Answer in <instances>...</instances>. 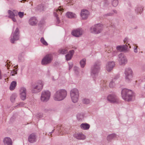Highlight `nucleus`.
Returning a JSON list of instances; mask_svg holds the SVG:
<instances>
[{"label":"nucleus","mask_w":145,"mask_h":145,"mask_svg":"<svg viewBox=\"0 0 145 145\" xmlns=\"http://www.w3.org/2000/svg\"><path fill=\"white\" fill-rule=\"evenodd\" d=\"M127 38H125L124 40V42H125L126 41H127Z\"/></svg>","instance_id":"a19ab883"},{"label":"nucleus","mask_w":145,"mask_h":145,"mask_svg":"<svg viewBox=\"0 0 145 145\" xmlns=\"http://www.w3.org/2000/svg\"><path fill=\"white\" fill-rule=\"evenodd\" d=\"M74 53V50H72L70 51L69 53L65 56L66 60H69L71 59L72 56Z\"/></svg>","instance_id":"b1692460"},{"label":"nucleus","mask_w":145,"mask_h":145,"mask_svg":"<svg viewBox=\"0 0 145 145\" xmlns=\"http://www.w3.org/2000/svg\"><path fill=\"white\" fill-rule=\"evenodd\" d=\"M43 83L42 82L41 80H39L38 83L37 85L34 88V89H37L38 91L41 90L43 87Z\"/></svg>","instance_id":"412c9836"},{"label":"nucleus","mask_w":145,"mask_h":145,"mask_svg":"<svg viewBox=\"0 0 145 145\" xmlns=\"http://www.w3.org/2000/svg\"><path fill=\"white\" fill-rule=\"evenodd\" d=\"M3 142L5 145H12V142L11 139L8 137H6L3 140Z\"/></svg>","instance_id":"f3484780"},{"label":"nucleus","mask_w":145,"mask_h":145,"mask_svg":"<svg viewBox=\"0 0 145 145\" xmlns=\"http://www.w3.org/2000/svg\"><path fill=\"white\" fill-rule=\"evenodd\" d=\"M119 61L121 65H125L127 63V60L125 57L122 54H120L118 55Z\"/></svg>","instance_id":"9b49d317"},{"label":"nucleus","mask_w":145,"mask_h":145,"mask_svg":"<svg viewBox=\"0 0 145 145\" xmlns=\"http://www.w3.org/2000/svg\"><path fill=\"white\" fill-rule=\"evenodd\" d=\"M112 5L114 7L116 6L118 4V0H113L112 2Z\"/></svg>","instance_id":"473e14b6"},{"label":"nucleus","mask_w":145,"mask_h":145,"mask_svg":"<svg viewBox=\"0 0 145 145\" xmlns=\"http://www.w3.org/2000/svg\"><path fill=\"white\" fill-rule=\"evenodd\" d=\"M40 41L41 43L45 46H47L48 45V43L44 40L43 38H42L40 39Z\"/></svg>","instance_id":"7c9ffc66"},{"label":"nucleus","mask_w":145,"mask_h":145,"mask_svg":"<svg viewBox=\"0 0 145 145\" xmlns=\"http://www.w3.org/2000/svg\"><path fill=\"white\" fill-rule=\"evenodd\" d=\"M66 16L70 18H75L76 16L75 14L71 12H68L66 14Z\"/></svg>","instance_id":"5701e85b"},{"label":"nucleus","mask_w":145,"mask_h":145,"mask_svg":"<svg viewBox=\"0 0 145 145\" xmlns=\"http://www.w3.org/2000/svg\"><path fill=\"white\" fill-rule=\"evenodd\" d=\"M8 13L9 14V17L12 19L13 22H16V20L15 17L17 16V11L16 10H13V11L9 10Z\"/></svg>","instance_id":"ddd939ff"},{"label":"nucleus","mask_w":145,"mask_h":145,"mask_svg":"<svg viewBox=\"0 0 145 145\" xmlns=\"http://www.w3.org/2000/svg\"><path fill=\"white\" fill-rule=\"evenodd\" d=\"M63 9L61 6L59 7L58 9H56L55 11L54 12V15L56 17V23L58 24L60 22V20L59 18L58 17V14H61V12L63 10Z\"/></svg>","instance_id":"1a4fd4ad"},{"label":"nucleus","mask_w":145,"mask_h":145,"mask_svg":"<svg viewBox=\"0 0 145 145\" xmlns=\"http://www.w3.org/2000/svg\"><path fill=\"white\" fill-rule=\"evenodd\" d=\"M138 46H137L134 48V51L135 53H137V49L138 48Z\"/></svg>","instance_id":"58836bf2"},{"label":"nucleus","mask_w":145,"mask_h":145,"mask_svg":"<svg viewBox=\"0 0 145 145\" xmlns=\"http://www.w3.org/2000/svg\"><path fill=\"white\" fill-rule=\"evenodd\" d=\"M37 23V20L34 17L31 18L29 20V24L32 25H35Z\"/></svg>","instance_id":"4be33fe9"},{"label":"nucleus","mask_w":145,"mask_h":145,"mask_svg":"<svg viewBox=\"0 0 145 145\" xmlns=\"http://www.w3.org/2000/svg\"><path fill=\"white\" fill-rule=\"evenodd\" d=\"M37 8L38 10H43L44 9V7L43 5H40L37 6Z\"/></svg>","instance_id":"2f4dec72"},{"label":"nucleus","mask_w":145,"mask_h":145,"mask_svg":"<svg viewBox=\"0 0 145 145\" xmlns=\"http://www.w3.org/2000/svg\"><path fill=\"white\" fill-rule=\"evenodd\" d=\"M75 137L78 139H84L86 138L85 136L82 134H77Z\"/></svg>","instance_id":"cd10ccee"},{"label":"nucleus","mask_w":145,"mask_h":145,"mask_svg":"<svg viewBox=\"0 0 145 145\" xmlns=\"http://www.w3.org/2000/svg\"><path fill=\"white\" fill-rule=\"evenodd\" d=\"M108 101L112 103H117L118 102V99L116 96L114 94L109 95L107 97Z\"/></svg>","instance_id":"6e6552de"},{"label":"nucleus","mask_w":145,"mask_h":145,"mask_svg":"<svg viewBox=\"0 0 145 145\" xmlns=\"http://www.w3.org/2000/svg\"><path fill=\"white\" fill-rule=\"evenodd\" d=\"M86 60L85 59H83L81 60L80 62V64L81 67L83 68L84 67L86 64Z\"/></svg>","instance_id":"c756f323"},{"label":"nucleus","mask_w":145,"mask_h":145,"mask_svg":"<svg viewBox=\"0 0 145 145\" xmlns=\"http://www.w3.org/2000/svg\"><path fill=\"white\" fill-rule=\"evenodd\" d=\"M50 96V93L48 91H43L42 93L41 100L43 102L48 101Z\"/></svg>","instance_id":"0eeeda50"},{"label":"nucleus","mask_w":145,"mask_h":145,"mask_svg":"<svg viewBox=\"0 0 145 145\" xmlns=\"http://www.w3.org/2000/svg\"><path fill=\"white\" fill-rule=\"evenodd\" d=\"M115 65L114 62H110L108 63L106 65V69L107 71H109L111 70Z\"/></svg>","instance_id":"aec40b11"},{"label":"nucleus","mask_w":145,"mask_h":145,"mask_svg":"<svg viewBox=\"0 0 145 145\" xmlns=\"http://www.w3.org/2000/svg\"><path fill=\"white\" fill-rule=\"evenodd\" d=\"M83 33L82 29H78L73 30L72 32V34L76 37H78L82 35Z\"/></svg>","instance_id":"9d476101"},{"label":"nucleus","mask_w":145,"mask_h":145,"mask_svg":"<svg viewBox=\"0 0 145 145\" xmlns=\"http://www.w3.org/2000/svg\"><path fill=\"white\" fill-rule=\"evenodd\" d=\"M23 1H26V0H22Z\"/></svg>","instance_id":"c03bdc74"},{"label":"nucleus","mask_w":145,"mask_h":145,"mask_svg":"<svg viewBox=\"0 0 145 145\" xmlns=\"http://www.w3.org/2000/svg\"><path fill=\"white\" fill-rule=\"evenodd\" d=\"M53 59V55L52 54L46 55L43 58L42 61V65H46L50 63Z\"/></svg>","instance_id":"423d86ee"},{"label":"nucleus","mask_w":145,"mask_h":145,"mask_svg":"<svg viewBox=\"0 0 145 145\" xmlns=\"http://www.w3.org/2000/svg\"><path fill=\"white\" fill-rule=\"evenodd\" d=\"M70 96L73 103L77 102L79 97V92L78 89H72L70 92Z\"/></svg>","instance_id":"20e7f679"},{"label":"nucleus","mask_w":145,"mask_h":145,"mask_svg":"<svg viewBox=\"0 0 145 145\" xmlns=\"http://www.w3.org/2000/svg\"><path fill=\"white\" fill-rule=\"evenodd\" d=\"M140 8H138L137 10H135L136 11H137V12H138L139 13H140V12H141L142 11V10L141 9H140Z\"/></svg>","instance_id":"4c0bfd02"},{"label":"nucleus","mask_w":145,"mask_h":145,"mask_svg":"<svg viewBox=\"0 0 145 145\" xmlns=\"http://www.w3.org/2000/svg\"><path fill=\"white\" fill-rule=\"evenodd\" d=\"M121 95L123 99L126 101H129L132 99L133 92L131 90L124 89L122 91Z\"/></svg>","instance_id":"f03ea898"},{"label":"nucleus","mask_w":145,"mask_h":145,"mask_svg":"<svg viewBox=\"0 0 145 145\" xmlns=\"http://www.w3.org/2000/svg\"><path fill=\"white\" fill-rule=\"evenodd\" d=\"M67 95V91L65 89H61L56 91L54 97V99L56 101H60L64 99Z\"/></svg>","instance_id":"f257e3e1"},{"label":"nucleus","mask_w":145,"mask_h":145,"mask_svg":"<svg viewBox=\"0 0 145 145\" xmlns=\"http://www.w3.org/2000/svg\"><path fill=\"white\" fill-rule=\"evenodd\" d=\"M28 141L30 143H33L36 140V137L33 133L30 135L28 138Z\"/></svg>","instance_id":"dca6fc26"},{"label":"nucleus","mask_w":145,"mask_h":145,"mask_svg":"<svg viewBox=\"0 0 145 145\" xmlns=\"http://www.w3.org/2000/svg\"><path fill=\"white\" fill-rule=\"evenodd\" d=\"M18 29L17 28L14 33L13 34V37L12 38L10 39V42L12 43H14V41L18 39Z\"/></svg>","instance_id":"2eb2a0df"},{"label":"nucleus","mask_w":145,"mask_h":145,"mask_svg":"<svg viewBox=\"0 0 145 145\" xmlns=\"http://www.w3.org/2000/svg\"><path fill=\"white\" fill-rule=\"evenodd\" d=\"M18 15L20 17L22 18L24 16V12H20L18 13Z\"/></svg>","instance_id":"c9c22d12"},{"label":"nucleus","mask_w":145,"mask_h":145,"mask_svg":"<svg viewBox=\"0 0 145 145\" xmlns=\"http://www.w3.org/2000/svg\"><path fill=\"white\" fill-rule=\"evenodd\" d=\"M125 74V79L127 81L129 82L132 79L133 74V72L131 68H128L126 69Z\"/></svg>","instance_id":"39448f33"},{"label":"nucleus","mask_w":145,"mask_h":145,"mask_svg":"<svg viewBox=\"0 0 145 145\" xmlns=\"http://www.w3.org/2000/svg\"><path fill=\"white\" fill-rule=\"evenodd\" d=\"M80 127L82 129L86 130L89 129L90 125L89 124L86 123H82Z\"/></svg>","instance_id":"a878e982"},{"label":"nucleus","mask_w":145,"mask_h":145,"mask_svg":"<svg viewBox=\"0 0 145 145\" xmlns=\"http://www.w3.org/2000/svg\"><path fill=\"white\" fill-rule=\"evenodd\" d=\"M128 45L129 46V48H131V46L129 45V44H128Z\"/></svg>","instance_id":"79ce46f5"},{"label":"nucleus","mask_w":145,"mask_h":145,"mask_svg":"<svg viewBox=\"0 0 145 145\" xmlns=\"http://www.w3.org/2000/svg\"><path fill=\"white\" fill-rule=\"evenodd\" d=\"M5 81H7V80H6V79H5Z\"/></svg>","instance_id":"a18cd8bd"},{"label":"nucleus","mask_w":145,"mask_h":145,"mask_svg":"<svg viewBox=\"0 0 145 145\" xmlns=\"http://www.w3.org/2000/svg\"><path fill=\"white\" fill-rule=\"evenodd\" d=\"M17 96L16 94L15 93L13 94L12 95L10 96V100L12 102H13L14 101Z\"/></svg>","instance_id":"c85d7f7f"},{"label":"nucleus","mask_w":145,"mask_h":145,"mask_svg":"<svg viewBox=\"0 0 145 145\" xmlns=\"http://www.w3.org/2000/svg\"><path fill=\"white\" fill-rule=\"evenodd\" d=\"M27 91L26 89L24 87L21 88L20 91V95L21 99L24 100L26 99Z\"/></svg>","instance_id":"f8f14e48"},{"label":"nucleus","mask_w":145,"mask_h":145,"mask_svg":"<svg viewBox=\"0 0 145 145\" xmlns=\"http://www.w3.org/2000/svg\"><path fill=\"white\" fill-rule=\"evenodd\" d=\"M99 64L95 65L92 69V73L95 74L98 73L99 70Z\"/></svg>","instance_id":"a211bd4d"},{"label":"nucleus","mask_w":145,"mask_h":145,"mask_svg":"<svg viewBox=\"0 0 145 145\" xmlns=\"http://www.w3.org/2000/svg\"><path fill=\"white\" fill-rule=\"evenodd\" d=\"M113 135H111L108 136L107 137V138L109 139V138H112L113 137Z\"/></svg>","instance_id":"ea45409f"},{"label":"nucleus","mask_w":145,"mask_h":145,"mask_svg":"<svg viewBox=\"0 0 145 145\" xmlns=\"http://www.w3.org/2000/svg\"><path fill=\"white\" fill-rule=\"evenodd\" d=\"M16 85V81H13L11 83L10 86V89L11 90H14Z\"/></svg>","instance_id":"bb28decb"},{"label":"nucleus","mask_w":145,"mask_h":145,"mask_svg":"<svg viewBox=\"0 0 145 145\" xmlns=\"http://www.w3.org/2000/svg\"><path fill=\"white\" fill-rule=\"evenodd\" d=\"M114 85V83L113 82H111L110 83L109 85L110 88H113Z\"/></svg>","instance_id":"e433bc0d"},{"label":"nucleus","mask_w":145,"mask_h":145,"mask_svg":"<svg viewBox=\"0 0 145 145\" xmlns=\"http://www.w3.org/2000/svg\"><path fill=\"white\" fill-rule=\"evenodd\" d=\"M116 49L119 51H127L128 49V46L127 45L125 46H119L116 47Z\"/></svg>","instance_id":"6ab92c4d"},{"label":"nucleus","mask_w":145,"mask_h":145,"mask_svg":"<svg viewBox=\"0 0 145 145\" xmlns=\"http://www.w3.org/2000/svg\"><path fill=\"white\" fill-rule=\"evenodd\" d=\"M33 93H36V92H35L34 91H33Z\"/></svg>","instance_id":"37998d69"},{"label":"nucleus","mask_w":145,"mask_h":145,"mask_svg":"<svg viewBox=\"0 0 145 145\" xmlns=\"http://www.w3.org/2000/svg\"><path fill=\"white\" fill-rule=\"evenodd\" d=\"M89 12L86 9L82 10L81 12L80 16L82 19L86 20L88 17Z\"/></svg>","instance_id":"4468645a"},{"label":"nucleus","mask_w":145,"mask_h":145,"mask_svg":"<svg viewBox=\"0 0 145 145\" xmlns=\"http://www.w3.org/2000/svg\"><path fill=\"white\" fill-rule=\"evenodd\" d=\"M68 49V47H66L65 48L60 49L59 50L58 52L61 54H65L67 52V49Z\"/></svg>","instance_id":"393cba45"},{"label":"nucleus","mask_w":145,"mask_h":145,"mask_svg":"<svg viewBox=\"0 0 145 145\" xmlns=\"http://www.w3.org/2000/svg\"><path fill=\"white\" fill-rule=\"evenodd\" d=\"M11 64L10 62L9 61L7 60L6 62L5 66L7 67L8 69H9V67L10 66Z\"/></svg>","instance_id":"f704fd0d"},{"label":"nucleus","mask_w":145,"mask_h":145,"mask_svg":"<svg viewBox=\"0 0 145 145\" xmlns=\"http://www.w3.org/2000/svg\"><path fill=\"white\" fill-rule=\"evenodd\" d=\"M82 102L84 104H88L89 103L90 101L89 99L85 98L83 100Z\"/></svg>","instance_id":"72a5a7b5"},{"label":"nucleus","mask_w":145,"mask_h":145,"mask_svg":"<svg viewBox=\"0 0 145 145\" xmlns=\"http://www.w3.org/2000/svg\"><path fill=\"white\" fill-rule=\"evenodd\" d=\"M103 29V25L100 24H96L90 27V32L95 34H98L101 32Z\"/></svg>","instance_id":"7ed1b4c3"}]
</instances>
